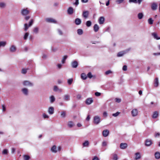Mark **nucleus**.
<instances>
[{"label": "nucleus", "mask_w": 160, "mask_h": 160, "mask_svg": "<svg viewBox=\"0 0 160 160\" xmlns=\"http://www.w3.org/2000/svg\"><path fill=\"white\" fill-rule=\"evenodd\" d=\"M109 131L108 130H105L102 132L103 136L104 137L107 136L109 134Z\"/></svg>", "instance_id": "nucleus-15"}, {"label": "nucleus", "mask_w": 160, "mask_h": 160, "mask_svg": "<svg viewBox=\"0 0 160 160\" xmlns=\"http://www.w3.org/2000/svg\"><path fill=\"white\" fill-rule=\"evenodd\" d=\"M95 95L96 96H99L101 95V93L98 92H95Z\"/></svg>", "instance_id": "nucleus-61"}, {"label": "nucleus", "mask_w": 160, "mask_h": 160, "mask_svg": "<svg viewBox=\"0 0 160 160\" xmlns=\"http://www.w3.org/2000/svg\"><path fill=\"white\" fill-rule=\"evenodd\" d=\"M27 71V69L25 68H22V73L23 74H25L26 73Z\"/></svg>", "instance_id": "nucleus-47"}, {"label": "nucleus", "mask_w": 160, "mask_h": 160, "mask_svg": "<svg viewBox=\"0 0 160 160\" xmlns=\"http://www.w3.org/2000/svg\"><path fill=\"white\" fill-rule=\"evenodd\" d=\"M81 78L82 79L85 80L87 78V76L85 73H82L81 74Z\"/></svg>", "instance_id": "nucleus-34"}, {"label": "nucleus", "mask_w": 160, "mask_h": 160, "mask_svg": "<svg viewBox=\"0 0 160 160\" xmlns=\"http://www.w3.org/2000/svg\"><path fill=\"white\" fill-rule=\"evenodd\" d=\"M94 123L96 124H98L100 122V118L99 116H95L93 118Z\"/></svg>", "instance_id": "nucleus-4"}, {"label": "nucleus", "mask_w": 160, "mask_h": 160, "mask_svg": "<svg viewBox=\"0 0 160 160\" xmlns=\"http://www.w3.org/2000/svg\"><path fill=\"white\" fill-rule=\"evenodd\" d=\"M75 23L77 25H79L81 23V20L79 18H77L75 20Z\"/></svg>", "instance_id": "nucleus-19"}, {"label": "nucleus", "mask_w": 160, "mask_h": 160, "mask_svg": "<svg viewBox=\"0 0 160 160\" xmlns=\"http://www.w3.org/2000/svg\"><path fill=\"white\" fill-rule=\"evenodd\" d=\"M46 22H52L53 23H56V21L54 19L52 18H47L46 19Z\"/></svg>", "instance_id": "nucleus-13"}, {"label": "nucleus", "mask_w": 160, "mask_h": 160, "mask_svg": "<svg viewBox=\"0 0 160 160\" xmlns=\"http://www.w3.org/2000/svg\"><path fill=\"white\" fill-rule=\"evenodd\" d=\"M158 115V113L157 111H155L153 112L152 115V118H156Z\"/></svg>", "instance_id": "nucleus-31"}, {"label": "nucleus", "mask_w": 160, "mask_h": 160, "mask_svg": "<svg viewBox=\"0 0 160 160\" xmlns=\"http://www.w3.org/2000/svg\"><path fill=\"white\" fill-rule=\"evenodd\" d=\"M77 33L79 35H82L83 33V30L82 29H78L77 30Z\"/></svg>", "instance_id": "nucleus-40"}, {"label": "nucleus", "mask_w": 160, "mask_h": 160, "mask_svg": "<svg viewBox=\"0 0 160 160\" xmlns=\"http://www.w3.org/2000/svg\"><path fill=\"white\" fill-rule=\"evenodd\" d=\"M61 149V148L60 146H58L57 148L56 146L54 145L51 148V151L53 153H56L58 151H60Z\"/></svg>", "instance_id": "nucleus-1"}, {"label": "nucleus", "mask_w": 160, "mask_h": 160, "mask_svg": "<svg viewBox=\"0 0 160 160\" xmlns=\"http://www.w3.org/2000/svg\"><path fill=\"white\" fill-rule=\"evenodd\" d=\"M73 81V79L72 78H71L68 79V83L69 85H71Z\"/></svg>", "instance_id": "nucleus-45"}, {"label": "nucleus", "mask_w": 160, "mask_h": 160, "mask_svg": "<svg viewBox=\"0 0 160 160\" xmlns=\"http://www.w3.org/2000/svg\"><path fill=\"white\" fill-rule=\"evenodd\" d=\"M57 66L60 69L62 67V65L61 64L59 63L57 64Z\"/></svg>", "instance_id": "nucleus-64"}, {"label": "nucleus", "mask_w": 160, "mask_h": 160, "mask_svg": "<svg viewBox=\"0 0 160 160\" xmlns=\"http://www.w3.org/2000/svg\"><path fill=\"white\" fill-rule=\"evenodd\" d=\"M21 13L23 16H26L29 13V11L27 8L22 9L21 10Z\"/></svg>", "instance_id": "nucleus-3"}, {"label": "nucleus", "mask_w": 160, "mask_h": 160, "mask_svg": "<svg viewBox=\"0 0 160 160\" xmlns=\"http://www.w3.org/2000/svg\"><path fill=\"white\" fill-rule=\"evenodd\" d=\"M152 35L154 39H155L157 40H158L160 39V38H159L158 37V35L157 33L155 32H153L152 33Z\"/></svg>", "instance_id": "nucleus-26"}, {"label": "nucleus", "mask_w": 160, "mask_h": 160, "mask_svg": "<svg viewBox=\"0 0 160 160\" xmlns=\"http://www.w3.org/2000/svg\"><path fill=\"white\" fill-rule=\"evenodd\" d=\"M154 85L156 87H158L159 85L158 79V78H156L154 81Z\"/></svg>", "instance_id": "nucleus-21"}, {"label": "nucleus", "mask_w": 160, "mask_h": 160, "mask_svg": "<svg viewBox=\"0 0 160 160\" xmlns=\"http://www.w3.org/2000/svg\"><path fill=\"white\" fill-rule=\"evenodd\" d=\"M68 14L71 15L73 13V9L72 7H69L67 10Z\"/></svg>", "instance_id": "nucleus-22"}, {"label": "nucleus", "mask_w": 160, "mask_h": 160, "mask_svg": "<svg viewBox=\"0 0 160 160\" xmlns=\"http://www.w3.org/2000/svg\"><path fill=\"white\" fill-rule=\"evenodd\" d=\"M7 44L6 41H0V48L1 47H4Z\"/></svg>", "instance_id": "nucleus-25"}, {"label": "nucleus", "mask_w": 160, "mask_h": 160, "mask_svg": "<svg viewBox=\"0 0 160 160\" xmlns=\"http://www.w3.org/2000/svg\"><path fill=\"white\" fill-rule=\"evenodd\" d=\"M135 159L137 160L140 159L141 158V156L139 152H137L135 153Z\"/></svg>", "instance_id": "nucleus-23"}, {"label": "nucleus", "mask_w": 160, "mask_h": 160, "mask_svg": "<svg viewBox=\"0 0 160 160\" xmlns=\"http://www.w3.org/2000/svg\"><path fill=\"white\" fill-rule=\"evenodd\" d=\"M92 160H99V158L96 156H94Z\"/></svg>", "instance_id": "nucleus-63"}, {"label": "nucleus", "mask_w": 160, "mask_h": 160, "mask_svg": "<svg viewBox=\"0 0 160 160\" xmlns=\"http://www.w3.org/2000/svg\"><path fill=\"white\" fill-rule=\"evenodd\" d=\"M157 3L153 2L152 4L151 8L152 10H155L157 9Z\"/></svg>", "instance_id": "nucleus-18"}, {"label": "nucleus", "mask_w": 160, "mask_h": 160, "mask_svg": "<svg viewBox=\"0 0 160 160\" xmlns=\"http://www.w3.org/2000/svg\"><path fill=\"white\" fill-rule=\"evenodd\" d=\"M58 32L59 34L60 35H62L63 34V33L62 32V31L60 29H58Z\"/></svg>", "instance_id": "nucleus-55"}, {"label": "nucleus", "mask_w": 160, "mask_h": 160, "mask_svg": "<svg viewBox=\"0 0 160 160\" xmlns=\"http://www.w3.org/2000/svg\"><path fill=\"white\" fill-rule=\"evenodd\" d=\"M22 93L25 96H28V90L26 88H22L21 89Z\"/></svg>", "instance_id": "nucleus-6"}, {"label": "nucleus", "mask_w": 160, "mask_h": 160, "mask_svg": "<svg viewBox=\"0 0 160 160\" xmlns=\"http://www.w3.org/2000/svg\"><path fill=\"white\" fill-rule=\"evenodd\" d=\"M6 4L5 2H0V8H4L6 6Z\"/></svg>", "instance_id": "nucleus-35"}, {"label": "nucleus", "mask_w": 160, "mask_h": 160, "mask_svg": "<svg viewBox=\"0 0 160 160\" xmlns=\"http://www.w3.org/2000/svg\"><path fill=\"white\" fill-rule=\"evenodd\" d=\"M24 160H29L30 159V156L28 155H24L22 156Z\"/></svg>", "instance_id": "nucleus-29"}, {"label": "nucleus", "mask_w": 160, "mask_h": 160, "mask_svg": "<svg viewBox=\"0 0 160 160\" xmlns=\"http://www.w3.org/2000/svg\"><path fill=\"white\" fill-rule=\"evenodd\" d=\"M132 115L133 117H135L138 114V111L137 109H134L131 111Z\"/></svg>", "instance_id": "nucleus-9"}, {"label": "nucleus", "mask_w": 160, "mask_h": 160, "mask_svg": "<svg viewBox=\"0 0 160 160\" xmlns=\"http://www.w3.org/2000/svg\"><path fill=\"white\" fill-rule=\"evenodd\" d=\"M143 16V14L142 12L139 13L138 15V18L140 19H142Z\"/></svg>", "instance_id": "nucleus-36"}, {"label": "nucleus", "mask_w": 160, "mask_h": 160, "mask_svg": "<svg viewBox=\"0 0 160 160\" xmlns=\"http://www.w3.org/2000/svg\"><path fill=\"white\" fill-rule=\"evenodd\" d=\"M29 27L27 23H25L24 24V31H27Z\"/></svg>", "instance_id": "nucleus-39"}, {"label": "nucleus", "mask_w": 160, "mask_h": 160, "mask_svg": "<svg viewBox=\"0 0 160 160\" xmlns=\"http://www.w3.org/2000/svg\"><path fill=\"white\" fill-rule=\"evenodd\" d=\"M23 84L24 86L27 87H32L33 85V83L27 80L24 81Z\"/></svg>", "instance_id": "nucleus-2"}, {"label": "nucleus", "mask_w": 160, "mask_h": 160, "mask_svg": "<svg viewBox=\"0 0 160 160\" xmlns=\"http://www.w3.org/2000/svg\"><path fill=\"white\" fill-rule=\"evenodd\" d=\"M127 144L126 143H121L120 145V147L122 149H125L127 148Z\"/></svg>", "instance_id": "nucleus-17"}, {"label": "nucleus", "mask_w": 160, "mask_h": 160, "mask_svg": "<svg viewBox=\"0 0 160 160\" xmlns=\"http://www.w3.org/2000/svg\"><path fill=\"white\" fill-rule=\"evenodd\" d=\"M74 125V124L73 122L72 121L68 122V126L70 128H72Z\"/></svg>", "instance_id": "nucleus-24"}, {"label": "nucleus", "mask_w": 160, "mask_h": 160, "mask_svg": "<svg viewBox=\"0 0 160 160\" xmlns=\"http://www.w3.org/2000/svg\"><path fill=\"white\" fill-rule=\"evenodd\" d=\"M89 142L88 141H86L82 144L83 147H88L89 146Z\"/></svg>", "instance_id": "nucleus-33"}, {"label": "nucleus", "mask_w": 160, "mask_h": 160, "mask_svg": "<svg viewBox=\"0 0 160 160\" xmlns=\"http://www.w3.org/2000/svg\"><path fill=\"white\" fill-rule=\"evenodd\" d=\"M127 67L126 65H124L122 68V70L124 71H126L127 70Z\"/></svg>", "instance_id": "nucleus-52"}, {"label": "nucleus", "mask_w": 160, "mask_h": 160, "mask_svg": "<svg viewBox=\"0 0 160 160\" xmlns=\"http://www.w3.org/2000/svg\"><path fill=\"white\" fill-rule=\"evenodd\" d=\"M148 23L150 24H152L153 23V20L152 18H149L148 20Z\"/></svg>", "instance_id": "nucleus-46"}, {"label": "nucleus", "mask_w": 160, "mask_h": 160, "mask_svg": "<svg viewBox=\"0 0 160 160\" xmlns=\"http://www.w3.org/2000/svg\"><path fill=\"white\" fill-rule=\"evenodd\" d=\"M118 155L116 154H112V160H118Z\"/></svg>", "instance_id": "nucleus-30"}, {"label": "nucleus", "mask_w": 160, "mask_h": 160, "mask_svg": "<svg viewBox=\"0 0 160 160\" xmlns=\"http://www.w3.org/2000/svg\"><path fill=\"white\" fill-rule=\"evenodd\" d=\"M93 102V100L92 98H87L86 101V103L87 105L91 104Z\"/></svg>", "instance_id": "nucleus-11"}, {"label": "nucleus", "mask_w": 160, "mask_h": 160, "mask_svg": "<svg viewBox=\"0 0 160 160\" xmlns=\"http://www.w3.org/2000/svg\"><path fill=\"white\" fill-rule=\"evenodd\" d=\"M2 111L3 112H4L6 110V107L3 104L2 105Z\"/></svg>", "instance_id": "nucleus-53"}, {"label": "nucleus", "mask_w": 160, "mask_h": 160, "mask_svg": "<svg viewBox=\"0 0 160 160\" xmlns=\"http://www.w3.org/2000/svg\"><path fill=\"white\" fill-rule=\"evenodd\" d=\"M105 21V18L103 17H101L98 19L99 23L100 24H103Z\"/></svg>", "instance_id": "nucleus-14"}, {"label": "nucleus", "mask_w": 160, "mask_h": 160, "mask_svg": "<svg viewBox=\"0 0 160 160\" xmlns=\"http://www.w3.org/2000/svg\"><path fill=\"white\" fill-rule=\"evenodd\" d=\"M39 28L38 27H35L33 29V32L35 33H37L38 32Z\"/></svg>", "instance_id": "nucleus-43"}, {"label": "nucleus", "mask_w": 160, "mask_h": 160, "mask_svg": "<svg viewBox=\"0 0 160 160\" xmlns=\"http://www.w3.org/2000/svg\"><path fill=\"white\" fill-rule=\"evenodd\" d=\"M50 102L51 103H53L55 101V97L53 95L50 96L49 97Z\"/></svg>", "instance_id": "nucleus-28"}, {"label": "nucleus", "mask_w": 160, "mask_h": 160, "mask_svg": "<svg viewBox=\"0 0 160 160\" xmlns=\"http://www.w3.org/2000/svg\"><path fill=\"white\" fill-rule=\"evenodd\" d=\"M130 49L124 51H122L121 52H120L118 53L117 54V56L118 57H120L122 56L124 54H126V53H127L128 52V51H129Z\"/></svg>", "instance_id": "nucleus-5"}, {"label": "nucleus", "mask_w": 160, "mask_h": 160, "mask_svg": "<svg viewBox=\"0 0 160 160\" xmlns=\"http://www.w3.org/2000/svg\"><path fill=\"white\" fill-rule=\"evenodd\" d=\"M68 57L67 56L65 55L62 58V64H64L65 63L66 60L67 58Z\"/></svg>", "instance_id": "nucleus-37"}, {"label": "nucleus", "mask_w": 160, "mask_h": 160, "mask_svg": "<svg viewBox=\"0 0 160 160\" xmlns=\"http://www.w3.org/2000/svg\"><path fill=\"white\" fill-rule=\"evenodd\" d=\"M155 157L156 159H158L160 158V153L156 152L155 153Z\"/></svg>", "instance_id": "nucleus-32"}, {"label": "nucleus", "mask_w": 160, "mask_h": 160, "mask_svg": "<svg viewBox=\"0 0 160 160\" xmlns=\"http://www.w3.org/2000/svg\"><path fill=\"white\" fill-rule=\"evenodd\" d=\"M29 35V33L28 32H26L24 36L23 39L24 40H26Z\"/></svg>", "instance_id": "nucleus-41"}, {"label": "nucleus", "mask_w": 160, "mask_h": 160, "mask_svg": "<svg viewBox=\"0 0 160 160\" xmlns=\"http://www.w3.org/2000/svg\"><path fill=\"white\" fill-rule=\"evenodd\" d=\"M88 77L90 78H91L92 77V75L91 72H89L87 75Z\"/></svg>", "instance_id": "nucleus-50"}, {"label": "nucleus", "mask_w": 160, "mask_h": 160, "mask_svg": "<svg viewBox=\"0 0 160 160\" xmlns=\"http://www.w3.org/2000/svg\"><path fill=\"white\" fill-rule=\"evenodd\" d=\"M77 98L78 99H80L81 98V96L80 94H78L76 96Z\"/></svg>", "instance_id": "nucleus-59"}, {"label": "nucleus", "mask_w": 160, "mask_h": 160, "mask_svg": "<svg viewBox=\"0 0 160 160\" xmlns=\"http://www.w3.org/2000/svg\"><path fill=\"white\" fill-rule=\"evenodd\" d=\"M58 89V88L57 86H55L53 88V91L55 92H57Z\"/></svg>", "instance_id": "nucleus-54"}, {"label": "nucleus", "mask_w": 160, "mask_h": 160, "mask_svg": "<svg viewBox=\"0 0 160 160\" xmlns=\"http://www.w3.org/2000/svg\"><path fill=\"white\" fill-rule=\"evenodd\" d=\"M89 15V11H85L83 12L82 16L84 19L87 18L88 17Z\"/></svg>", "instance_id": "nucleus-7"}, {"label": "nucleus", "mask_w": 160, "mask_h": 160, "mask_svg": "<svg viewBox=\"0 0 160 160\" xmlns=\"http://www.w3.org/2000/svg\"><path fill=\"white\" fill-rule=\"evenodd\" d=\"M16 47L13 45H12L9 48V51L10 52H14L16 51Z\"/></svg>", "instance_id": "nucleus-10"}, {"label": "nucleus", "mask_w": 160, "mask_h": 160, "mask_svg": "<svg viewBox=\"0 0 160 160\" xmlns=\"http://www.w3.org/2000/svg\"><path fill=\"white\" fill-rule=\"evenodd\" d=\"M115 101L116 102H117L118 103H119L120 102H121V99H119V98H116L115 99Z\"/></svg>", "instance_id": "nucleus-62"}, {"label": "nucleus", "mask_w": 160, "mask_h": 160, "mask_svg": "<svg viewBox=\"0 0 160 160\" xmlns=\"http://www.w3.org/2000/svg\"><path fill=\"white\" fill-rule=\"evenodd\" d=\"M61 116L62 118H65L66 116V113L65 111H62L61 112Z\"/></svg>", "instance_id": "nucleus-44"}, {"label": "nucleus", "mask_w": 160, "mask_h": 160, "mask_svg": "<svg viewBox=\"0 0 160 160\" xmlns=\"http://www.w3.org/2000/svg\"><path fill=\"white\" fill-rule=\"evenodd\" d=\"M8 149H4L3 150V151H2V154H7L8 153Z\"/></svg>", "instance_id": "nucleus-42"}, {"label": "nucleus", "mask_w": 160, "mask_h": 160, "mask_svg": "<svg viewBox=\"0 0 160 160\" xmlns=\"http://www.w3.org/2000/svg\"><path fill=\"white\" fill-rule=\"evenodd\" d=\"M42 117H43V118L45 119V118H49V117L48 115L45 114L44 113L42 114Z\"/></svg>", "instance_id": "nucleus-48"}, {"label": "nucleus", "mask_w": 160, "mask_h": 160, "mask_svg": "<svg viewBox=\"0 0 160 160\" xmlns=\"http://www.w3.org/2000/svg\"><path fill=\"white\" fill-rule=\"evenodd\" d=\"M120 113V112H116V113L112 114V116L114 117H116L118 116Z\"/></svg>", "instance_id": "nucleus-49"}, {"label": "nucleus", "mask_w": 160, "mask_h": 160, "mask_svg": "<svg viewBox=\"0 0 160 160\" xmlns=\"http://www.w3.org/2000/svg\"><path fill=\"white\" fill-rule=\"evenodd\" d=\"M33 20L32 19L29 22V24L28 25L30 27L31 26L33 23Z\"/></svg>", "instance_id": "nucleus-58"}, {"label": "nucleus", "mask_w": 160, "mask_h": 160, "mask_svg": "<svg viewBox=\"0 0 160 160\" xmlns=\"http://www.w3.org/2000/svg\"><path fill=\"white\" fill-rule=\"evenodd\" d=\"M99 27L97 24H95L93 26V30L95 32H97L99 30Z\"/></svg>", "instance_id": "nucleus-20"}, {"label": "nucleus", "mask_w": 160, "mask_h": 160, "mask_svg": "<svg viewBox=\"0 0 160 160\" xmlns=\"http://www.w3.org/2000/svg\"><path fill=\"white\" fill-rule=\"evenodd\" d=\"M129 2L130 3L133 2L134 3H137V0H129Z\"/></svg>", "instance_id": "nucleus-51"}, {"label": "nucleus", "mask_w": 160, "mask_h": 160, "mask_svg": "<svg viewBox=\"0 0 160 160\" xmlns=\"http://www.w3.org/2000/svg\"><path fill=\"white\" fill-rule=\"evenodd\" d=\"M107 142L104 141L102 143V146H106L107 145Z\"/></svg>", "instance_id": "nucleus-57"}, {"label": "nucleus", "mask_w": 160, "mask_h": 160, "mask_svg": "<svg viewBox=\"0 0 160 160\" xmlns=\"http://www.w3.org/2000/svg\"><path fill=\"white\" fill-rule=\"evenodd\" d=\"M54 108L53 107H51L48 108V112L49 114L52 115L54 113Z\"/></svg>", "instance_id": "nucleus-12"}, {"label": "nucleus", "mask_w": 160, "mask_h": 160, "mask_svg": "<svg viewBox=\"0 0 160 160\" xmlns=\"http://www.w3.org/2000/svg\"><path fill=\"white\" fill-rule=\"evenodd\" d=\"M152 144V141L151 140L148 139L146 141V145L147 146H150Z\"/></svg>", "instance_id": "nucleus-27"}, {"label": "nucleus", "mask_w": 160, "mask_h": 160, "mask_svg": "<svg viewBox=\"0 0 160 160\" xmlns=\"http://www.w3.org/2000/svg\"><path fill=\"white\" fill-rule=\"evenodd\" d=\"M123 1L124 0H118L116 1V2L118 4H120L122 3Z\"/></svg>", "instance_id": "nucleus-56"}, {"label": "nucleus", "mask_w": 160, "mask_h": 160, "mask_svg": "<svg viewBox=\"0 0 160 160\" xmlns=\"http://www.w3.org/2000/svg\"><path fill=\"white\" fill-rule=\"evenodd\" d=\"M71 65L72 68H76L78 66V63L76 61H75L72 62Z\"/></svg>", "instance_id": "nucleus-16"}, {"label": "nucleus", "mask_w": 160, "mask_h": 160, "mask_svg": "<svg viewBox=\"0 0 160 160\" xmlns=\"http://www.w3.org/2000/svg\"><path fill=\"white\" fill-rule=\"evenodd\" d=\"M63 100L65 101H68L70 100V95L66 94H65L63 97Z\"/></svg>", "instance_id": "nucleus-8"}, {"label": "nucleus", "mask_w": 160, "mask_h": 160, "mask_svg": "<svg viewBox=\"0 0 160 160\" xmlns=\"http://www.w3.org/2000/svg\"><path fill=\"white\" fill-rule=\"evenodd\" d=\"M92 24V22L90 21H88L86 22V25L87 27H89L91 26Z\"/></svg>", "instance_id": "nucleus-38"}, {"label": "nucleus", "mask_w": 160, "mask_h": 160, "mask_svg": "<svg viewBox=\"0 0 160 160\" xmlns=\"http://www.w3.org/2000/svg\"><path fill=\"white\" fill-rule=\"evenodd\" d=\"M16 151V149L15 148H12L11 149V153L12 154L14 153Z\"/></svg>", "instance_id": "nucleus-60"}]
</instances>
